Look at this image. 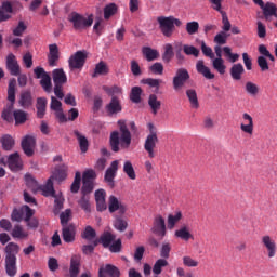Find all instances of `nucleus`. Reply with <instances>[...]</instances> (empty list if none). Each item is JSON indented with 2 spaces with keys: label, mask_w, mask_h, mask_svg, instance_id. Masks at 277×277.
<instances>
[{
  "label": "nucleus",
  "mask_w": 277,
  "mask_h": 277,
  "mask_svg": "<svg viewBox=\"0 0 277 277\" xmlns=\"http://www.w3.org/2000/svg\"><path fill=\"white\" fill-rule=\"evenodd\" d=\"M261 241H262L263 248H265L267 252L268 259H274L277 252L276 240H274V238H272L269 235H264L262 236Z\"/></svg>",
  "instance_id": "9"
},
{
  "label": "nucleus",
  "mask_w": 277,
  "mask_h": 277,
  "mask_svg": "<svg viewBox=\"0 0 277 277\" xmlns=\"http://www.w3.org/2000/svg\"><path fill=\"white\" fill-rule=\"evenodd\" d=\"M8 167L11 172H21V170H23V160L18 153H14L9 156Z\"/></svg>",
  "instance_id": "14"
},
{
  "label": "nucleus",
  "mask_w": 277,
  "mask_h": 277,
  "mask_svg": "<svg viewBox=\"0 0 277 277\" xmlns=\"http://www.w3.org/2000/svg\"><path fill=\"white\" fill-rule=\"evenodd\" d=\"M118 166H119V161L114 160L110 163V167L106 170L105 175H104V181L111 188H114L116 186V183L114 182V179H116V174H118Z\"/></svg>",
  "instance_id": "12"
},
{
  "label": "nucleus",
  "mask_w": 277,
  "mask_h": 277,
  "mask_svg": "<svg viewBox=\"0 0 277 277\" xmlns=\"http://www.w3.org/2000/svg\"><path fill=\"white\" fill-rule=\"evenodd\" d=\"M123 172L127 174L128 179L131 181H135L137 179V174H135V169L133 168V163L131 161L127 160L123 163Z\"/></svg>",
  "instance_id": "39"
},
{
  "label": "nucleus",
  "mask_w": 277,
  "mask_h": 277,
  "mask_svg": "<svg viewBox=\"0 0 277 277\" xmlns=\"http://www.w3.org/2000/svg\"><path fill=\"white\" fill-rule=\"evenodd\" d=\"M85 60H88V54L83 51H77L68 60L70 70H81L85 66Z\"/></svg>",
  "instance_id": "7"
},
{
  "label": "nucleus",
  "mask_w": 277,
  "mask_h": 277,
  "mask_svg": "<svg viewBox=\"0 0 277 277\" xmlns=\"http://www.w3.org/2000/svg\"><path fill=\"white\" fill-rule=\"evenodd\" d=\"M258 66L262 72H267V70H269V64L267 63V58H265V56L258 57Z\"/></svg>",
  "instance_id": "63"
},
{
  "label": "nucleus",
  "mask_w": 277,
  "mask_h": 277,
  "mask_svg": "<svg viewBox=\"0 0 277 277\" xmlns=\"http://www.w3.org/2000/svg\"><path fill=\"white\" fill-rule=\"evenodd\" d=\"M149 70L154 75H163V64L161 63H155L149 67Z\"/></svg>",
  "instance_id": "64"
},
{
  "label": "nucleus",
  "mask_w": 277,
  "mask_h": 277,
  "mask_svg": "<svg viewBox=\"0 0 277 277\" xmlns=\"http://www.w3.org/2000/svg\"><path fill=\"white\" fill-rule=\"evenodd\" d=\"M11 235L14 239H27L29 237V233L25 232L21 225H15Z\"/></svg>",
  "instance_id": "38"
},
{
  "label": "nucleus",
  "mask_w": 277,
  "mask_h": 277,
  "mask_svg": "<svg viewBox=\"0 0 277 277\" xmlns=\"http://www.w3.org/2000/svg\"><path fill=\"white\" fill-rule=\"evenodd\" d=\"M114 239H116V236H114L109 232H104L102 236L100 237V243H102L103 248H109L111 246Z\"/></svg>",
  "instance_id": "40"
},
{
  "label": "nucleus",
  "mask_w": 277,
  "mask_h": 277,
  "mask_svg": "<svg viewBox=\"0 0 277 277\" xmlns=\"http://www.w3.org/2000/svg\"><path fill=\"white\" fill-rule=\"evenodd\" d=\"M189 71L186 68H179L173 77V89L181 90L189 81Z\"/></svg>",
  "instance_id": "8"
},
{
  "label": "nucleus",
  "mask_w": 277,
  "mask_h": 277,
  "mask_svg": "<svg viewBox=\"0 0 277 277\" xmlns=\"http://www.w3.org/2000/svg\"><path fill=\"white\" fill-rule=\"evenodd\" d=\"M25 31H27V26L25 25V22L19 21L18 25L13 29V36L19 38L25 34Z\"/></svg>",
  "instance_id": "58"
},
{
  "label": "nucleus",
  "mask_w": 277,
  "mask_h": 277,
  "mask_svg": "<svg viewBox=\"0 0 277 277\" xmlns=\"http://www.w3.org/2000/svg\"><path fill=\"white\" fill-rule=\"evenodd\" d=\"M34 146H36V138L34 136L26 135L22 140V149L27 157H34Z\"/></svg>",
  "instance_id": "16"
},
{
  "label": "nucleus",
  "mask_w": 277,
  "mask_h": 277,
  "mask_svg": "<svg viewBox=\"0 0 277 277\" xmlns=\"http://www.w3.org/2000/svg\"><path fill=\"white\" fill-rule=\"evenodd\" d=\"M186 96L190 103L192 109H198L200 107V103L198 102V93H196V90H186Z\"/></svg>",
  "instance_id": "34"
},
{
  "label": "nucleus",
  "mask_w": 277,
  "mask_h": 277,
  "mask_svg": "<svg viewBox=\"0 0 277 277\" xmlns=\"http://www.w3.org/2000/svg\"><path fill=\"white\" fill-rule=\"evenodd\" d=\"M119 132L110 133L109 144L113 153H120V148L127 149L131 146V131L124 120L118 121Z\"/></svg>",
  "instance_id": "1"
},
{
  "label": "nucleus",
  "mask_w": 277,
  "mask_h": 277,
  "mask_svg": "<svg viewBox=\"0 0 277 277\" xmlns=\"http://www.w3.org/2000/svg\"><path fill=\"white\" fill-rule=\"evenodd\" d=\"M162 267H168V262L166 261V259L157 260L153 267L154 274L156 276H159V274H161V272H162V269H161Z\"/></svg>",
  "instance_id": "53"
},
{
  "label": "nucleus",
  "mask_w": 277,
  "mask_h": 277,
  "mask_svg": "<svg viewBox=\"0 0 277 277\" xmlns=\"http://www.w3.org/2000/svg\"><path fill=\"white\" fill-rule=\"evenodd\" d=\"M81 272V255H72L69 266V276L78 277Z\"/></svg>",
  "instance_id": "19"
},
{
  "label": "nucleus",
  "mask_w": 277,
  "mask_h": 277,
  "mask_svg": "<svg viewBox=\"0 0 277 277\" xmlns=\"http://www.w3.org/2000/svg\"><path fill=\"white\" fill-rule=\"evenodd\" d=\"M74 135L76 140H78V144L80 147L81 153H85L88 148H90V142L88 141V137L85 135L81 134L79 130H74Z\"/></svg>",
  "instance_id": "28"
},
{
  "label": "nucleus",
  "mask_w": 277,
  "mask_h": 277,
  "mask_svg": "<svg viewBox=\"0 0 277 277\" xmlns=\"http://www.w3.org/2000/svg\"><path fill=\"white\" fill-rule=\"evenodd\" d=\"M143 55H145L147 62H153V60H157V57H159V52L157 50H153L151 48L145 47L143 48Z\"/></svg>",
  "instance_id": "45"
},
{
  "label": "nucleus",
  "mask_w": 277,
  "mask_h": 277,
  "mask_svg": "<svg viewBox=\"0 0 277 277\" xmlns=\"http://www.w3.org/2000/svg\"><path fill=\"white\" fill-rule=\"evenodd\" d=\"M227 40H228V36H226V32H224V31L219 32L214 37V42H215L216 47H222V45L226 44Z\"/></svg>",
  "instance_id": "60"
},
{
  "label": "nucleus",
  "mask_w": 277,
  "mask_h": 277,
  "mask_svg": "<svg viewBox=\"0 0 277 277\" xmlns=\"http://www.w3.org/2000/svg\"><path fill=\"white\" fill-rule=\"evenodd\" d=\"M18 252H21V247H18L17 243L14 242H10L6 247H5V256H16V254H18Z\"/></svg>",
  "instance_id": "50"
},
{
  "label": "nucleus",
  "mask_w": 277,
  "mask_h": 277,
  "mask_svg": "<svg viewBox=\"0 0 277 277\" xmlns=\"http://www.w3.org/2000/svg\"><path fill=\"white\" fill-rule=\"evenodd\" d=\"M246 72L241 63L234 64L229 69V75L234 81H241V75Z\"/></svg>",
  "instance_id": "27"
},
{
  "label": "nucleus",
  "mask_w": 277,
  "mask_h": 277,
  "mask_svg": "<svg viewBox=\"0 0 277 277\" xmlns=\"http://www.w3.org/2000/svg\"><path fill=\"white\" fill-rule=\"evenodd\" d=\"M25 181L27 187L31 188V192H38V189H40V185H38V182L34 179V176L26 174Z\"/></svg>",
  "instance_id": "55"
},
{
  "label": "nucleus",
  "mask_w": 277,
  "mask_h": 277,
  "mask_svg": "<svg viewBox=\"0 0 277 277\" xmlns=\"http://www.w3.org/2000/svg\"><path fill=\"white\" fill-rule=\"evenodd\" d=\"M39 189L42 192L43 196L55 197V188L53 187V180H51V177L47 181L45 185L39 186Z\"/></svg>",
  "instance_id": "36"
},
{
  "label": "nucleus",
  "mask_w": 277,
  "mask_h": 277,
  "mask_svg": "<svg viewBox=\"0 0 277 277\" xmlns=\"http://www.w3.org/2000/svg\"><path fill=\"white\" fill-rule=\"evenodd\" d=\"M149 134L147 135L144 144L145 150L148 153V157L150 159L155 158V146H157V142H159V137H157V128L153 123H148Z\"/></svg>",
  "instance_id": "6"
},
{
  "label": "nucleus",
  "mask_w": 277,
  "mask_h": 277,
  "mask_svg": "<svg viewBox=\"0 0 277 277\" xmlns=\"http://www.w3.org/2000/svg\"><path fill=\"white\" fill-rule=\"evenodd\" d=\"M212 66L214 70L219 71L220 75H224L226 72V65H224V58H214L212 61Z\"/></svg>",
  "instance_id": "46"
},
{
  "label": "nucleus",
  "mask_w": 277,
  "mask_h": 277,
  "mask_svg": "<svg viewBox=\"0 0 277 277\" xmlns=\"http://www.w3.org/2000/svg\"><path fill=\"white\" fill-rule=\"evenodd\" d=\"M108 211L109 213H116V211H118L119 215H124V213H127V205L111 195L108 199Z\"/></svg>",
  "instance_id": "11"
},
{
  "label": "nucleus",
  "mask_w": 277,
  "mask_h": 277,
  "mask_svg": "<svg viewBox=\"0 0 277 277\" xmlns=\"http://www.w3.org/2000/svg\"><path fill=\"white\" fill-rule=\"evenodd\" d=\"M120 277V269L111 264H106L105 266L100 267L98 277Z\"/></svg>",
  "instance_id": "18"
},
{
  "label": "nucleus",
  "mask_w": 277,
  "mask_h": 277,
  "mask_svg": "<svg viewBox=\"0 0 277 277\" xmlns=\"http://www.w3.org/2000/svg\"><path fill=\"white\" fill-rule=\"evenodd\" d=\"M47 97H38L37 98V104H36V109H37V117L42 119L44 118L47 114Z\"/></svg>",
  "instance_id": "30"
},
{
  "label": "nucleus",
  "mask_w": 277,
  "mask_h": 277,
  "mask_svg": "<svg viewBox=\"0 0 277 277\" xmlns=\"http://www.w3.org/2000/svg\"><path fill=\"white\" fill-rule=\"evenodd\" d=\"M105 109L108 116H116L117 114H120V111H122L120 98H118V96H113Z\"/></svg>",
  "instance_id": "15"
},
{
  "label": "nucleus",
  "mask_w": 277,
  "mask_h": 277,
  "mask_svg": "<svg viewBox=\"0 0 277 277\" xmlns=\"http://www.w3.org/2000/svg\"><path fill=\"white\" fill-rule=\"evenodd\" d=\"M81 237L82 239H87V241H92V239L96 238V230L92 226H87Z\"/></svg>",
  "instance_id": "56"
},
{
  "label": "nucleus",
  "mask_w": 277,
  "mask_h": 277,
  "mask_svg": "<svg viewBox=\"0 0 277 277\" xmlns=\"http://www.w3.org/2000/svg\"><path fill=\"white\" fill-rule=\"evenodd\" d=\"M182 219L183 213H181V211L176 212L175 214H169L167 220V228H169V230H173L174 226H176Z\"/></svg>",
  "instance_id": "35"
},
{
  "label": "nucleus",
  "mask_w": 277,
  "mask_h": 277,
  "mask_svg": "<svg viewBox=\"0 0 277 277\" xmlns=\"http://www.w3.org/2000/svg\"><path fill=\"white\" fill-rule=\"evenodd\" d=\"M0 143L2 145V149L10 151L12 148H14V145L16 144V141H14V137L10 134H4L0 138Z\"/></svg>",
  "instance_id": "32"
},
{
  "label": "nucleus",
  "mask_w": 277,
  "mask_h": 277,
  "mask_svg": "<svg viewBox=\"0 0 277 277\" xmlns=\"http://www.w3.org/2000/svg\"><path fill=\"white\" fill-rule=\"evenodd\" d=\"M242 118L245 122H248V124L241 123L240 129L243 133H248V135H252L254 133V120L252 119V116L250 114L245 113L242 115Z\"/></svg>",
  "instance_id": "22"
},
{
  "label": "nucleus",
  "mask_w": 277,
  "mask_h": 277,
  "mask_svg": "<svg viewBox=\"0 0 277 277\" xmlns=\"http://www.w3.org/2000/svg\"><path fill=\"white\" fill-rule=\"evenodd\" d=\"M116 12H118V5H116V3L107 4L104 8V18H105V21H109L111 18V16H114L116 14Z\"/></svg>",
  "instance_id": "42"
},
{
  "label": "nucleus",
  "mask_w": 277,
  "mask_h": 277,
  "mask_svg": "<svg viewBox=\"0 0 277 277\" xmlns=\"http://www.w3.org/2000/svg\"><path fill=\"white\" fill-rule=\"evenodd\" d=\"M177 239H182L183 241H189V239H194V235L189 232L188 226H182L180 229H176L174 233Z\"/></svg>",
  "instance_id": "33"
},
{
  "label": "nucleus",
  "mask_w": 277,
  "mask_h": 277,
  "mask_svg": "<svg viewBox=\"0 0 277 277\" xmlns=\"http://www.w3.org/2000/svg\"><path fill=\"white\" fill-rule=\"evenodd\" d=\"M70 209L65 210L64 212L61 213L60 220L62 226H68V222H70V215H71Z\"/></svg>",
  "instance_id": "62"
},
{
  "label": "nucleus",
  "mask_w": 277,
  "mask_h": 277,
  "mask_svg": "<svg viewBox=\"0 0 277 277\" xmlns=\"http://www.w3.org/2000/svg\"><path fill=\"white\" fill-rule=\"evenodd\" d=\"M200 44L203 55L206 57H210V60H213V57H215V54H213V49H211V47H208L205 41H201Z\"/></svg>",
  "instance_id": "61"
},
{
  "label": "nucleus",
  "mask_w": 277,
  "mask_h": 277,
  "mask_svg": "<svg viewBox=\"0 0 277 277\" xmlns=\"http://www.w3.org/2000/svg\"><path fill=\"white\" fill-rule=\"evenodd\" d=\"M78 205L84 213H90L92 211L90 195H81V198L78 200Z\"/></svg>",
  "instance_id": "37"
},
{
  "label": "nucleus",
  "mask_w": 277,
  "mask_h": 277,
  "mask_svg": "<svg viewBox=\"0 0 277 277\" xmlns=\"http://www.w3.org/2000/svg\"><path fill=\"white\" fill-rule=\"evenodd\" d=\"M18 104L24 109H27L34 105V95L30 90L22 91L19 94Z\"/></svg>",
  "instance_id": "17"
},
{
  "label": "nucleus",
  "mask_w": 277,
  "mask_h": 277,
  "mask_svg": "<svg viewBox=\"0 0 277 277\" xmlns=\"http://www.w3.org/2000/svg\"><path fill=\"white\" fill-rule=\"evenodd\" d=\"M40 85L48 94H51L53 90V83L51 82V76L48 75L44 78H41Z\"/></svg>",
  "instance_id": "47"
},
{
  "label": "nucleus",
  "mask_w": 277,
  "mask_h": 277,
  "mask_svg": "<svg viewBox=\"0 0 277 277\" xmlns=\"http://www.w3.org/2000/svg\"><path fill=\"white\" fill-rule=\"evenodd\" d=\"M258 51L260 55H263L262 57H268L271 62H276V57H274L269 50H267V47H265V44H260Z\"/></svg>",
  "instance_id": "57"
},
{
  "label": "nucleus",
  "mask_w": 277,
  "mask_h": 277,
  "mask_svg": "<svg viewBox=\"0 0 277 277\" xmlns=\"http://www.w3.org/2000/svg\"><path fill=\"white\" fill-rule=\"evenodd\" d=\"M151 233L158 237H166L168 235V227L166 226V219L163 216L158 215L155 217Z\"/></svg>",
  "instance_id": "10"
},
{
  "label": "nucleus",
  "mask_w": 277,
  "mask_h": 277,
  "mask_svg": "<svg viewBox=\"0 0 277 277\" xmlns=\"http://www.w3.org/2000/svg\"><path fill=\"white\" fill-rule=\"evenodd\" d=\"M13 117L15 120V124H25V122H27V113L22 109L15 110L13 113Z\"/></svg>",
  "instance_id": "43"
},
{
  "label": "nucleus",
  "mask_w": 277,
  "mask_h": 277,
  "mask_svg": "<svg viewBox=\"0 0 277 277\" xmlns=\"http://www.w3.org/2000/svg\"><path fill=\"white\" fill-rule=\"evenodd\" d=\"M52 79L54 81V85H64L68 83V77L63 68L54 69L52 71Z\"/></svg>",
  "instance_id": "21"
},
{
  "label": "nucleus",
  "mask_w": 277,
  "mask_h": 277,
  "mask_svg": "<svg viewBox=\"0 0 277 277\" xmlns=\"http://www.w3.org/2000/svg\"><path fill=\"white\" fill-rule=\"evenodd\" d=\"M114 226L117 230H119L120 233H124V230H127L129 224L127 223L126 220H123L120 216H116V220L114 222Z\"/></svg>",
  "instance_id": "52"
},
{
  "label": "nucleus",
  "mask_w": 277,
  "mask_h": 277,
  "mask_svg": "<svg viewBox=\"0 0 277 277\" xmlns=\"http://www.w3.org/2000/svg\"><path fill=\"white\" fill-rule=\"evenodd\" d=\"M75 235H77L75 225L70 224L63 226L62 237L65 243H72V241H75Z\"/></svg>",
  "instance_id": "20"
},
{
  "label": "nucleus",
  "mask_w": 277,
  "mask_h": 277,
  "mask_svg": "<svg viewBox=\"0 0 277 277\" xmlns=\"http://www.w3.org/2000/svg\"><path fill=\"white\" fill-rule=\"evenodd\" d=\"M196 70L199 75H202L205 79H215V74L211 72V69L205 65V61L202 60L197 62Z\"/></svg>",
  "instance_id": "24"
},
{
  "label": "nucleus",
  "mask_w": 277,
  "mask_h": 277,
  "mask_svg": "<svg viewBox=\"0 0 277 277\" xmlns=\"http://www.w3.org/2000/svg\"><path fill=\"white\" fill-rule=\"evenodd\" d=\"M94 192V181H82L81 195L90 196Z\"/></svg>",
  "instance_id": "48"
},
{
  "label": "nucleus",
  "mask_w": 277,
  "mask_h": 277,
  "mask_svg": "<svg viewBox=\"0 0 277 277\" xmlns=\"http://www.w3.org/2000/svg\"><path fill=\"white\" fill-rule=\"evenodd\" d=\"M66 170H68V167L66 164H58L55 167L54 172L50 179L53 181H58V183H62V181H66Z\"/></svg>",
  "instance_id": "23"
},
{
  "label": "nucleus",
  "mask_w": 277,
  "mask_h": 277,
  "mask_svg": "<svg viewBox=\"0 0 277 277\" xmlns=\"http://www.w3.org/2000/svg\"><path fill=\"white\" fill-rule=\"evenodd\" d=\"M182 49L183 52L185 53V55H193L194 57H198L200 55V50H198L196 47L194 45H189V44H182Z\"/></svg>",
  "instance_id": "51"
},
{
  "label": "nucleus",
  "mask_w": 277,
  "mask_h": 277,
  "mask_svg": "<svg viewBox=\"0 0 277 277\" xmlns=\"http://www.w3.org/2000/svg\"><path fill=\"white\" fill-rule=\"evenodd\" d=\"M5 272L10 277L16 276V256L9 255L5 256Z\"/></svg>",
  "instance_id": "26"
},
{
  "label": "nucleus",
  "mask_w": 277,
  "mask_h": 277,
  "mask_svg": "<svg viewBox=\"0 0 277 277\" xmlns=\"http://www.w3.org/2000/svg\"><path fill=\"white\" fill-rule=\"evenodd\" d=\"M50 54L48 56L49 66H57V62L60 61V48L57 44L49 45Z\"/></svg>",
  "instance_id": "25"
},
{
  "label": "nucleus",
  "mask_w": 277,
  "mask_h": 277,
  "mask_svg": "<svg viewBox=\"0 0 277 277\" xmlns=\"http://www.w3.org/2000/svg\"><path fill=\"white\" fill-rule=\"evenodd\" d=\"M245 90L247 94H250V96H256V94H259V85L253 82H247L245 85Z\"/></svg>",
  "instance_id": "59"
},
{
  "label": "nucleus",
  "mask_w": 277,
  "mask_h": 277,
  "mask_svg": "<svg viewBox=\"0 0 277 277\" xmlns=\"http://www.w3.org/2000/svg\"><path fill=\"white\" fill-rule=\"evenodd\" d=\"M157 23L159 24L161 34L166 38H172V34H174V25L175 27H181V25H183V22L174 16H159L157 17Z\"/></svg>",
  "instance_id": "3"
},
{
  "label": "nucleus",
  "mask_w": 277,
  "mask_h": 277,
  "mask_svg": "<svg viewBox=\"0 0 277 277\" xmlns=\"http://www.w3.org/2000/svg\"><path fill=\"white\" fill-rule=\"evenodd\" d=\"M148 105L151 109V114H154V116H157V114H159V109H161V101H159L156 94L149 95Z\"/></svg>",
  "instance_id": "31"
},
{
  "label": "nucleus",
  "mask_w": 277,
  "mask_h": 277,
  "mask_svg": "<svg viewBox=\"0 0 277 277\" xmlns=\"http://www.w3.org/2000/svg\"><path fill=\"white\" fill-rule=\"evenodd\" d=\"M200 29V24L196 21L186 23V32L188 36H195V34Z\"/></svg>",
  "instance_id": "54"
},
{
  "label": "nucleus",
  "mask_w": 277,
  "mask_h": 277,
  "mask_svg": "<svg viewBox=\"0 0 277 277\" xmlns=\"http://www.w3.org/2000/svg\"><path fill=\"white\" fill-rule=\"evenodd\" d=\"M23 10V4L18 1H4L0 6V23H5L12 18L13 12Z\"/></svg>",
  "instance_id": "5"
},
{
  "label": "nucleus",
  "mask_w": 277,
  "mask_h": 277,
  "mask_svg": "<svg viewBox=\"0 0 277 277\" xmlns=\"http://www.w3.org/2000/svg\"><path fill=\"white\" fill-rule=\"evenodd\" d=\"M262 10H263V15L266 18V21H267V18H269V16L276 15V12H277L276 4H274L272 2H267Z\"/></svg>",
  "instance_id": "41"
},
{
  "label": "nucleus",
  "mask_w": 277,
  "mask_h": 277,
  "mask_svg": "<svg viewBox=\"0 0 277 277\" xmlns=\"http://www.w3.org/2000/svg\"><path fill=\"white\" fill-rule=\"evenodd\" d=\"M68 21L72 24V27L76 31H83V29L92 27V24L94 23L92 15L85 17L77 12H71L68 15Z\"/></svg>",
  "instance_id": "4"
},
{
  "label": "nucleus",
  "mask_w": 277,
  "mask_h": 277,
  "mask_svg": "<svg viewBox=\"0 0 277 277\" xmlns=\"http://www.w3.org/2000/svg\"><path fill=\"white\" fill-rule=\"evenodd\" d=\"M8 101H10L11 104H9L2 111V120H5L6 122H12L14 118L12 117V111L14 109V104L16 103V80L15 78H12L9 81L8 87Z\"/></svg>",
  "instance_id": "2"
},
{
  "label": "nucleus",
  "mask_w": 277,
  "mask_h": 277,
  "mask_svg": "<svg viewBox=\"0 0 277 277\" xmlns=\"http://www.w3.org/2000/svg\"><path fill=\"white\" fill-rule=\"evenodd\" d=\"M109 75V66H107V63L101 61L95 65L94 71L92 74V78L96 79V77Z\"/></svg>",
  "instance_id": "29"
},
{
  "label": "nucleus",
  "mask_w": 277,
  "mask_h": 277,
  "mask_svg": "<svg viewBox=\"0 0 277 277\" xmlns=\"http://www.w3.org/2000/svg\"><path fill=\"white\" fill-rule=\"evenodd\" d=\"M130 101H132V103H136V104L142 103V88L133 87L131 89Z\"/></svg>",
  "instance_id": "44"
},
{
  "label": "nucleus",
  "mask_w": 277,
  "mask_h": 277,
  "mask_svg": "<svg viewBox=\"0 0 277 277\" xmlns=\"http://www.w3.org/2000/svg\"><path fill=\"white\" fill-rule=\"evenodd\" d=\"M172 57H174V48L172 47V44L167 43L164 45V53L162 54V60L168 64L172 60Z\"/></svg>",
  "instance_id": "49"
},
{
  "label": "nucleus",
  "mask_w": 277,
  "mask_h": 277,
  "mask_svg": "<svg viewBox=\"0 0 277 277\" xmlns=\"http://www.w3.org/2000/svg\"><path fill=\"white\" fill-rule=\"evenodd\" d=\"M6 68L12 77H18L21 75V65L13 53L6 56Z\"/></svg>",
  "instance_id": "13"
}]
</instances>
